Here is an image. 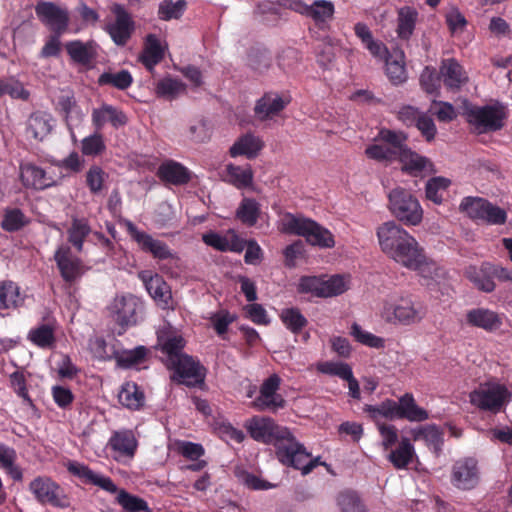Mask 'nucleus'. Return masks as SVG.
<instances>
[{
	"instance_id": "f257e3e1",
	"label": "nucleus",
	"mask_w": 512,
	"mask_h": 512,
	"mask_svg": "<svg viewBox=\"0 0 512 512\" xmlns=\"http://www.w3.org/2000/svg\"><path fill=\"white\" fill-rule=\"evenodd\" d=\"M381 250L401 266L418 272L424 278H432L437 267L426 256L424 248L414 236L395 221H387L377 228Z\"/></svg>"
},
{
	"instance_id": "f03ea898",
	"label": "nucleus",
	"mask_w": 512,
	"mask_h": 512,
	"mask_svg": "<svg viewBox=\"0 0 512 512\" xmlns=\"http://www.w3.org/2000/svg\"><path fill=\"white\" fill-rule=\"evenodd\" d=\"M244 427L254 441L274 446L278 461L280 451L292 444L296 438L288 427L278 424L270 416L254 415L245 421Z\"/></svg>"
},
{
	"instance_id": "7ed1b4c3",
	"label": "nucleus",
	"mask_w": 512,
	"mask_h": 512,
	"mask_svg": "<svg viewBox=\"0 0 512 512\" xmlns=\"http://www.w3.org/2000/svg\"><path fill=\"white\" fill-rule=\"evenodd\" d=\"M280 224L282 232L302 236L312 246L332 248L335 245L331 231L310 218L286 212Z\"/></svg>"
},
{
	"instance_id": "20e7f679",
	"label": "nucleus",
	"mask_w": 512,
	"mask_h": 512,
	"mask_svg": "<svg viewBox=\"0 0 512 512\" xmlns=\"http://www.w3.org/2000/svg\"><path fill=\"white\" fill-rule=\"evenodd\" d=\"M388 208L391 214L406 226H417L423 219V209L418 198L403 187L389 191Z\"/></svg>"
},
{
	"instance_id": "39448f33",
	"label": "nucleus",
	"mask_w": 512,
	"mask_h": 512,
	"mask_svg": "<svg viewBox=\"0 0 512 512\" xmlns=\"http://www.w3.org/2000/svg\"><path fill=\"white\" fill-rule=\"evenodd\" d=\"M464 114L477 134L501 130L507 117L506 107L500 102L483 106L471 104L465 107Z\"/></svg>"
},
{
	"instance_id": "423d86ee",
	"label": "nucleus",
	"mask_w": 512,
	"mask_h": 512,
	"mask_svg": "<svg viewBox=\"0 0 512 512\" xmlns=\"http://www.w3.org/2000/svg\"><path fill=\"white\" fill-rule=\"evenodd\" d=\"M381 315L390 324L410 326L419 323L425 312L422 305L410 296H400L386 300Z\"/></svg>"
},
{
	"instance_id": "0eeeda50",
	"label": "nucleus",
	"mask_w": 512,
	"mask_h": 512,
	"mask_svg": "<svg viewBox=\"0 0 512 512\" xmlns=\"http://www.w3.org/2000/svg\"><path fill=\"white\" fill-rule=\"evenodd\" d=\"M459 210L475 222L488 225H503L507 221L505 209L482 197L466 196L461 200Z\"/></svg>"
},
{
	"instance_id": "6e6552de",
	"label": "nucleus",
	"mask_w": 512,
	"mask_h": 512,
	"mask_svg": "<svg viewBox=\"0 0 512 512\" xmlns=\"http://www.w3.org/2000/svg\"><path fill=\"white\" fill-rule=\"evenodd\" d=\"M511 397L505 385L495 382L481 384L469 395L472 405L494 414L499 413L511 401Z\"/></svg>"
},
{
	"instance_id": "1a4fd4ad",
	"label": "nucleus",
	"mask_w": 512,
	"mask_h": 512,
	"mask_svg": "<svg viewBox=\"0 0 512 512\" xmlns=\"http://www.w3.org/2000/svg\"><path fill=\"white\" fill-rule=\"evenodd\" d=\"M167 368L173 372L172 381L189 388L202 387L205 383L207 368L199 359L183 354L178 359L167 363Z\"/></svg>"
},
{
	"instance_id": "9d476101",
	"label": "nucleus",
	"mask_w": 512,
	"mask_h": 512,
	"mask_svg": "<svg viewBox=\"0 0 512 512\" xmlns=\"http://www.w3.org/2000/svg\"><path fill=\"white\" fill-rule=\"evenodd\" d=\"M348 285L343 275H333L328 279L319 276H301L297 285L300 294H311L319 298H328L343 294Z\"/></svg>"
},
{
	"instance_id": "9b49d317",
	"label": "nucleus",
	"mask_w": 512,
	"mask_h": 512,
	"mask_svg": "<svg viewBox=\"0 0 512 512\" xmlns=\"http://www.w3.org/2000/svg\"><path fill=\"white\" fill-rule=\"evenodd\" d=\"M29 491L41 505L67 509L70 499L64 489L49 476H37L29 483Z\"/></svg>"
},
{
	"instance_id": "f8f14e48",
	"label": "nucleus",
	"mask_w": 512,
	"mask_h": 512,
	"mask_svg": "<svg viewBox=\"0 0 512 512\" xmlns=\"http://www.w3.org/2000/svg\"><path fill=\"white\" fill-rule=\"evenodd\" d=\"M107 309L111 320L120 328L118 335H122L127 328L137 324L143 304L136 296L127 294L115 297Z\"/></svg>"
},
{
	"instance_id": "ddd939ff",
	"label": "nucleus",
	"mask_w": 512,
	"mask_h": 512,
	"mask_svg": "<svg viewBox=\"0 0 512 512\" xmlns=\"http://www.w3.org/2000/svg\"><path fill=\"white\" fill-rule=\"evenodd\" d=\"M281 378L278 374L273 373L263 380L259 388V394L252 402L253 408L259 412L269 411L276 413L283 409L286 400L278 392L281 385Z\"/></svg>"
},
{
	"instance_id": "4468645a",
	"label": "nucleus",
	"mask_w": 512,
	"mask_h": 512,
	"mask_svg": "<svg viewBox=\"0 0 512 512\" xmlns=\"http://www.w3.org/2000/svg\"><path fill=\"white\" fill-rule=\"evenodd\" d=\"M279 462L286 466L300 470L302 475H308L319 465H325L321 462V457L311 458V453L296 438L292 444L280 451Z\"/></svg>"
},
{
	"instance_id": "2eb2a0df",
	"label": "nucleus",
	"mask_w": 512,
	"mask_h": 512,
	"mask_svg": "<svg viewBox=\"0 0 512 512\" xmlns=\"http://www.w3.org/2000/svg\"><path fill=\"white\" fill-rule=\"evenodd\" d=\"M127 232L131 239L137 243L139 249L144 253H149L157 260H168L175 258V253L169 246L158 239L153 238L149 233L139 230L130 220H125Z\"/></svg>"
},
{
	"instance_id": "dca6fc26",
	"label": "nucleus",
	"mask_w": 512,
	"mask_h": 512,
	"mask_svg": "<svg viewBox=\"0 0 512 512\" xmlns=\"http://www.w3.org/2000/svg\"><path fill=\"white\" fill-rule=\"evenodd\" d=\"M111 12L115 20L106 24L105 31L115 45L123 47L128 43L135 31V22L124 5L120 3H114L111 7Z\"/></svg>"
},
{
	"instance_id": "f3484780",
	"label": "nucleus",
	"mask_w": 512,
	"mask_h": 512,
	"mask_svg": "<svg viewBox=\"0 0 512 512\" xmlns=\"http://www.w3.org/2000/svg\"><path fill=\"white\" fill-rule=\"evenodd\" d=\"M39 21L47 26L51 33L64 34L70 24L69 12L54 2L41 0L35 6Z\"/></svg>"
},
{
	"instance_id": "a211bd4d",
	"label": "nucleus",
	"mask_w": 512,
	"mask_h": 512,
	"mask_svg": "<svg viewBox=\"0 0 512 512\" xmlns=\"http://www.w3.org/2000/svg\"><path fill=\"white\" fill-rule=\"evenodd\" d=\"M479 481L478 462L473 457L455 461L452 467L451 483L460 490H471Z\"/></svg>"
},
{
	"instance_id": "6ab92c4d",
	"label": "nucleus",
	"mask_w": 512,
	"mask_h": 512,
	"mask_svg": "<svg viewBox=\"0 0 512 512\" xmlns=\"http://www.w3.org/2000/svg\"><path fill=\"white\" fill-rule=\"evenodd\" d=\"M20 180L25 188L43 191L57 185V181L45 169L33 162L22 161L19 164Z\"/></svg>"
},
{
	"instance_id": "aec40b11",
	"label": "nucleus",
	"mask_w": 512,
	"mask_h": 512,
	"mask_svg": "<svg viewBox=\"0 0 512 512\" xmlns=\"http://www.w3.org/2000/svg\"><path fill=\"white\" fill-rule=\"evenodd\" d=\"M108 446L113 451L115 460H131L136 454L138 440L132 430L121 429L113 431L109 438Z\"/></svg>"
},
{
	"instance_id": "412c9836",
	"label": "nucleus",
	"mask_w": 512,
	"mask_h": 512,
	"mask_svg": "<svg viewBox=\"0 0 512 512\" xmlns=\"http://www.w3.org/2000/svg\"><path fill=\"white\" fill-rule=\"evenodd\" d=\"M465 321L470 327L495 333L503 325V314L486 307H476L466 312Z\"/></svg>"
},
{
	"instance_id": "4be33fe9",
	"label": "nucleus",
	"mask_w": 512,
	"mask_h": 512,
	"mask_svg": "<svg viewBox=\"0 0 512 512\" xmlns=\"http://www.w3.org/2000/svg\"><path fill=\"white\" fill-rule=\"evenodd\" d=\"M53 259L59 270L62 279L72 284L82 277L81 261L78 258L71 257L69 246L61 244L57 247Z\"/></svg>"
},
{
	"instance_id": "5701e85b",
	"label": "nucleus",
	"mask_w": 512,
	"mask_h": 512,
	"mask_svg": "<svg viewBox=\"0 0 512 512\" xmlns=\"http://www.w3.org/2000/svg\"><path fill=\"white\" fill-rule=\"evenodd\" d=\"M91 121L95 130L101 131L106 124H110L114 129L124 127L128 123V117L122 109L103 103L92 110Z\"/></svg>"
},
{
	"instance_id": "b1692460",
	"label": "nucleus",
	"mask_w": 512,
	"mask_h": 512,
	"mask_svg": "<svg viewBox=\"0 0 512 512\" xmlns=\"http://www.w3.org/2000/svg\"><path fill=\"white\" fill-rule=\"evenodd\" d=\"M67 470L87 484L98 486L102 490L114 494L118 487L114 481L106 475L93 471L88 465L77 461H70Z\"/></svg>"
},
{
	"instance_id": "393cba45",
	"label": "nucleus",
	"mask_w": 512,
	"mask_h": 512,
	"mask_svg": "<svg viewBox=\"0 0 512 512\" xmlns=\"http://www.w3.org/2000/svg\"><path fill=\"white\" fill-rule=\"evenodd\" d=\"M499 269L500 265L483 262L480 267L470 266L466 276L479 291L491 293L496 288L494 278L499 280Z\"/></svg>"
},
{
	"instance_id": "a878e982",
	"label": "nucleus",
	"mask_w": 512,
	"mask_h": 512,
	"mask_svg": "<svg viewBox=\"0 0 512 512\" xmlns=\"http://www.w3.org/2000/svg\"><path fill=\"white\" fill-rule=\"evenodd\" d=\"M439 74L444 86L451 91L460 90L469 81L466 70L455 58L442 59Z\"/></svg>"
},
{
	"instance_id": "bb28decb",
	"label": "nucleus",
	"mask_w": 512,
	"mask_h": 512,
	"mask_svg": "<svg viewBox=\"0 0 512 512\" xmlns=\"http://www.w3.org/2000/svg\"><path fill=\"white\" fill-rule=\"evenodd\" d=\"M54 119L45 111L33 112L26 124V134L36 141H43L53 130Z\"/></svg>"
},
{
	"instance_id": "cd10ccee",
	"label": "nucleus",
	"mask_w": 512,
	"mask_h": 512,
	"mask_svg": "<svg viewBox=\"0 0 512 512\" xmlns=\"http://www.w3.org/2000/svg\"><path fill=\"white\" fill-rule=\"evenodd\" d=\"M428 418V411L417 405L412 393H405L396 401V419L423 422Z\"/></svg>"
},
{
	"instance_id": "c85d7f7f",
	"label": "nucleus",
	"mask_w": 512,
	"mask_h": 512,
	"mask_svg": "<svg viewBox=\"0 0 512 512\" xmlns=\"http://www.w3.org/2000/svg\"><path fill=\"white\" fill-rule=\"evenodd\" d=\"M290 103V99L282 98L278 93L268 92L259 98L254 113L260 120H266L280 113Z\"/></svg>"
},
{
	"instance_id": "c756f323",
	"label": "nucleus",
	"mask_w": 512,
	"mask_h": 512,
	"mask_svg": "<svg viewBox=\"0 0 512 512\" xmlns=\"http://www.w3.org/2000/svg\"><path fill=\"white\" fill-rule=\"evenodd\" d=\"M145 288L152 299L162 309L170 307L172 302V294L170 286L166 283L162 276L155 274L146 278L142 276Z\"/></svg>"
},
{
	"instance_id": "7c9ffc66",
	"label": "nucleus",
	"mask_w": 512,
	"mask_h": 512,
	"mask_svg": "<svg viewBox=\"0 0 512 512\" xmlns=\"http://www.w3.org/2000/svg\"><path fill=\"white\" fill-rule=\"evenodd\" d=\"M97 47L95 41L83 42L81 40H71L66 42L65 49L70 59L81 65L90 64L97 56Z\"/></svg>"
},
{
	"instance_id": "2f4dec72",
	"label": "nucleus",
	"mask_w": 512,
	"mask_h": 512,
	"mask_svg": "<svg viewBox=\"0 0 512 512\" xmlns=\"http://www.w3.org/2000/svg\"><path fill=\"white\" fill-rule=\"evenodd\" d=\"M158 176L161 180L176 186L185 185L191 180L190 170L174 160L164 161L158 168Z\"/></svg>"
},
{
	"instance_id": "473e14b6",
	"label": "nucleus",
	"mask_w": 512,
	"mask_h": 512,
	"mask_svg": "<svg viewBox=\"0 0 512 512\" xmlns=\"http://www.w3.org/2000/svg\"><path fill=\"white\" fill-rule=\"evenodd\" d=\"M165 55V48L155 34H148L145 37L144 48L139 55V61L148 71H153Z\"/></svg>"
},
{
	"instance_id": "72a5a7b5",
	"label": "nucleus",
	"mask_w": 512,
	"mask_h": 512,
	"mask_svg": "<svg viewBox=\"0 0 512 512\" xmlns=\"http://www.w3.org/2000/svg\"><path fill=\"white\" fill-rule=\"evenodd\" d=\"M411 435L414 441H424L436 456L441 454L444 438L442 430L436 424L415 428L411 431Z\"/></svg>"
},
{
	"instance_id": "f704fd0d",
	"label": "nucleus",
	"mask_w": 512,
	"mask_h": 512,
	"mask_svg": "<svg viewBox=\"0 0 512 512\" xmlns=\"http://www.w3.org/2000/svg\"><path fill=\"white\" fill-rule=\"evenodd\" d=\"M402 164V171L410 176L417 177L424 171H432L433 164L426 156L420 155L410 148L397 157Z\"/></svg>"
},
{
	"instance_id": "c9c22d12",
	"label": "nucleus",
	"mask_w": 512,
	"mask_h": 512,
	"mask_svg": "<svg viewBox=\"0 0 512 512\" xmlns=\"http://www.w3.org/2000/svg\"><path fill=\"white\" fill-rule=\"evenodd\" d=\"M419 13L412 6H403L397 10V37L401 41H409L414 34Z\"/></svg>"
},
{
	"instance_id": "e433bc0d",
	"label": "nucleus",
	"mask_w": 512,
	"mask_h": 512,
	"mask_svg": "<svg viewBox=\"0 0 512 512\" xmlns=\"http://www.w3.org/2000/svg\"><path fill=\"white\" fill-rule=\"evenodd\" d=\"M264 144L262 140L253 133H246L240 136L230 147L231 157L246 156L248 159L255 158L262 150Z\"/></svg>"
},
{
	"instance_id": "4c0bfd02",
	"label": "nucleus",
	"mask_w": 512,
	"mask_h": 512,
	"mask_svg": "<svg viewBox=\"0 0 512 512\" xmlns=\"http://www.w3.org/2000/svg\"><path fill=\"white\" fill-rule=\"evenodd\" d=\"M354 32L373 57L383 58L388 54L385 44L380 40L374 39L372 31L366 23L357 22L354 25Z\"/></svg>"
},
{
	"instance_id": "58836bf2",
	"label": "nucleus",
	"mask_w": 512,
	"mask_h": 512,
	"mask_svg": "<svg viewBox=\"0 0 512 512\" xmlns=\"http://www.w3.org/2000/svg\"><path fill=\"white\" fill-rule=\"evenodd\" d=\"M415 448L407 437H402L396 449L391 450L387 459L396 469H406L415 456Z\"/></svg>"
},
{
	"instance_id": "ea45409f",
	"label": "nucleus",
	"mask_w": 512,
	"mask_h": 512,
	"mask_svg": "<svg viewBox=\"0 0 512 512\" xmlns=\"http://www.w3.org/2000/svg\"><path fill=\"white\" fill-rule=\"evenodd\" d=\"M90 233L91 227L86 218L73 217L67 230L68 242L80 253L83 250L85 239Z\"/></svg>"
},
{
	"instance_id": "a19ab883",
	"label": "nucleus",
	"mask_w": 512,
	"mask_h": 512,
	"mask_svg": "<svg viewBox=\"0 0 512 512\" xmlns=\"http://www.w3.org/2000/svg\"><path fill=\"white\" fill-rule=\"evenodd\" d=\"M334 4L328 0H315L307 6L304 16L313 19L315 24L323 29V25L333 17Z\"/></svg>"
},
{
	"instance_id": "79ce46f5",
	"label": "nucleus",
	"mask_w": 512,
	"mask_h": 512,
	"mask_svg": "<svg viewBox=\"0 0 512 512\" xmlns=\"http://www.w3.org/2000/svg\"><path fill=\"white\" fill-rule=\"evenodd\" d=\"M226 177L227 181L237 189H246L252 186L254 175L249 164L244 166L228 164L226 166Z\"/></svg>"
},
{
	"instance_id": "37998d69",
	"label": "nucleus",
	"mask_w": 512,
	"mask_h": 512,
	"mask_svg": "<svg viewBox=\"0 0 512 512\" xmlns=\"http://www.w3.org/2000/svg\"><path fill=\"white\" fill-rule=\"evenodd\" d=\"M261 213L260 204L254 198H243L236 209V218L245 226L253 227Z\"/></svg>"
},
{
	"instance_id": "c03bdc74",
	"label": "nucleus",
	"mask_w": 512,
	"mask_h": 512,
	"mask_svg": "<svg viewBox=\"0 0 512 512\" xmlns=\"http://www.w3.org/2000/svg\"><path fill=\"white\" fill-rule=\"evenodd\" d=\"M147 348L139 345L131 350H123L121 352L114 350L113 356L117 365L123 369H130L144 362L147 356Z\"/></svg>"
},
{
	"instance_id": "a18cd8bd",
	"label": "nucleus",
	"mask_w": 512,
	"mask_h": 512,
	"mask_svg": "<svg viewBox=\"0 0 512 512\" xmlns=\"http://www.w3.org/2000/svg\"><path fill=\"white\" fill-rule=\"evenodd\" d=\"M23 303L19 286L13 281L0 283V310L16 309Z\"/></svg>"
},
{
	"instance_id": "49530a36",
	"label": "nucleus",
	"mask_w": 512,
	"mask_h": 512,
	"mask_svg": "<svg viewBox=\"0 0 512 512\" xmlns=\"http://www.w3.org/2000/svg\"><path fill=\"white\" fill-rule=\"evenodd\" d=\"M279 318L285 328L295 335L300 334L308 324L307 318L297 307L283 308Z\"/></svg>"
},
{
	"instance_id": "de8ad7c7",
	"label": "nucleus",
	"mask_w": 512,
	"mask_h": 512,
	"mask_svg": "<svg viewBox=\"0 0 512 512\" xmlns=\"http://www.w3.org/2000/svg\"><path fill=\"white\" fill-rule=\"evenodd\" d=\"M120 403L130 410H139L145 402L143 391L135 383H125L119 393Z\"/></svg>"
},
{
	"instance_id": "09e8293b",
	"label": "nucleus",
	"mask_w": 512,
	"mask_h": 512,
	"mask_svg": "<svg viewBox=\"0 0 512 512\" xmlns=\"http://www.w3.org/2000/svg\"><path fill=\"white\" fill-rule=\"evenodd\" d=\"M451 185V180L443 176H435L425 184V196L427 200L436 205H440L444 201V193Z\"/></svg>"
},
{
	"instance_id": "8fccbe9b",
	"label": "nucleus",
	"mask_w": 512,
	"mask_h": 512,
	"mask_svg": "<svg viewBox=\"0 0 512 512\" xmlns=\"http://www.w3.org/2000/svg\"><path fill=\"white\" fill-rule=\"evenodd\" d=\"M132 83V74L126 69H122L116 73L103 72L98 77V84L100 86L109 85L117 88L118 90H126L132 85Z\"/></svg>"
},
{
	"instance_id": "3c124183",
	"label": "nucleus",
	"mask_w": 512,
	"mask_h": 512,
	"mask_svg": "<svg viewBox=\"0 0 512 512\" xmlns=\"http://www.w3.org/2000/svg\"><path fill=\"white\" fill-rule=\"evenodd\" d=\"M29 223V219L19 208H7L1 221V228L6 232H17Z\"/></svg>"
},
{
	"instance_id": "603ef678",
	"label": "nucleus",
	"mask_w": 512,
	"mask_h": 512,
	"mask_svg": "<svg viewBox=\"0 0 512 512\" xmlns=\"http://www.w3.org/2000/svg\"><path fill=\"white\" fill-rule=\"evenodd\" d=\"M441 76L436 69L431 66H425L419 76V82L422 90L434 97L439 96L441 88Z\"/></svg>"
},
{
	"instance_id": "864d4df0",
	"label": "nucleus",
	"mask_w": 512,
	"mask_h": 512,
	"mask_svg": "<svg viewBox=\"0 0 512 512\" xmlns=\"http://www.w3.org/2000/svg\"><path fill=\"white\" fill-rule=\"evenodd\" d=\"M187 2L185 0H163L159 3L158 18L162 21L178 20L185 13Z\"/></svg>"
},
{
	"instance_id": "5fc2aeb1",
	"label": "nucleus",
	"mask_w": 512,
	"mask_h": 512,
	"mask_svg": "<svg viewBox=\"0 0 512 512\" xmlns=\"http://www.w3.org/2000/svg\"><path fill=\"white\" fill-rule=\"evenodd\" d=\"M351 336L358 343L374 349H383L385 347V339L364 330L361 325L354 322L350 329Z\"/></svg>"
},
{
	"instance_id": "6e6d98bb",
	"label": "nucleus",
	"mask_w": 512,
	"mask_h": 512,
	"mask_svg": "<svg viewBox=\"0 0 512 512\" xmlns=\"http://www.w3.org/2000/svg\"><path fill=\"white\" fill-rule=\"evenodd\" d=\"M116 499L125 512H152L148 503L143 498L133 495L124 489L120 490Z\"/></svg>"
},
{
	"instance_id": "4d7b16f0",
	"label": "nucleus",
	"mask_w": 512,
	"mask_h": 512,
	"mask_svg": "<svg viewBox=\"0 0 512 512\" xmlns=\"http://www.w3.org/2000/svg\"><path fill=\"white\" fill-rule=\"evenodd\" d=\"M378 138L385 143L391 145V149L395 152V157L401 155L407 146V135L403 132L383 128L378 133Z\"/></svg>"
},
{
	"instance_id": "13d9d810",
	"label": "nucleus",
	"mask_w": 512,
	"mask_h": 512,
	"mask_svg": "<svg viewBox=\"0 0 512 512\" xmlns=\"http://www.w3.org/2000/svg\"><path fill=\"white\" fill-rule=\"evenodd\" d=\"M364 411L367 412L373 420H378L379 418L394 420L396 419V401L387 398L379 404L366 405Z\"/></svg>"
},
{
	"instance_id": "bf43d9fd",
	"label": "nucleus",
	"mask_w": 512,
	"mask_h": 512,
	"mask_svg": "<svg viewBox=\"0 0 512 512\" xmlns=\"http://www.w3.org/2000/svg\"><path fill=\"white\" fill-rule=\"evenodd\" d=\"M106 150V144L100 131H96L86 136L81 141V152L85 156L95 157L101 155Z\"/></svg>"
},
{
	"instance_id": "052dcab7",
	"label": "nucleus",
	"mask_w": 512,
	"mask_h": 512,
	"mask_svg": "<svg viewBox=\"0 0 512 512\" xmlns=\"http://www.w3.org/2000/svg\"><path fill=\"white\" fill-rule=\"evenodd\" d=\"M185 88L186 86L181 80L167 76L157 82L156 93L159 97L173 99Z\"/></svg>"
},
{
	"instance_id": "680f3d73",
	"label": "nucleus",
	"mask_w": 512,
	"mask_h": 512,
	"mask_svg": "<svg viewBox=\"0 0 512 512\" xmlns=\"http://www.w3.org/2000/svg\"><path fill=\"white\" fill-rule=\"evenodd\" d=\"M186 345L185 339L181 335L167 337L161 342V351L167 356V363L178 359L185 354L183 349Z\"/></svg>"
},
{
	"instance_id": "e2e57ef3",
	"label": "nucleus",
	"mask_w": 512,
	"mask_h": 512,
	"mask_svg": "<svg viewBox=\"0 0 512 512\" xmlns=\"http://www.w3.org/2000/svg\"><path fill=\"white\" fill-rule=\"evenodd\" d=\"M337 503L341 512H366L365 505L354 491H344L338 495Z\"/></svg>"
},
{
	"instance_id": "0e129e2a",
	"label": "nucleus",
	"mask_w": 512,
	"mask_h": 512,
	"mask_svg": "<svg viewBox=\"0 0 512 512\" xmlns=\"http://www.w3.org/2000/svg\"><path fill=\"white\" fill-rule=\"evenodd\" d=\"M28 339L40 348H47L54 343V331L49 325L41 324L29 331Z\"/></svg>"
},
{
	"instance_id": "69168bd1",
	"label": "nucleus",
	"mask_w": 512,
	"mask_h": 512,
	"mask_svg": "<svg viewBox=\"0 0 512 512\" xmlns=\"http://www.w3.org/2000/svg\"><path fill=\"white\" fill-rule=\"evenodd\" d=\"M317 369L322 374L337 376L342 380L352 377L353 372L351 366L345 362L326 361L320 363Z\"/></svg>"
},
{
	"instance_id": "338daca9",
	"label": "nucleus",
	"mask_w": 512,
	"mask_h": 512,
	"mask_svg": "<svg viewBox=\"0 0 512 512\" xmlns=\"http://www.w3.org/2000/svg\"><path fill=\"white\" fill-rule=\"evenodd\" d=\"M107 174L98 165H92L86 172V184L93 195L99 194L105 182Z\"/></svg>"
},
{
	"instance_id": "774afa93",
	"label": "nucleus",
	"mask_w": 512,
	"mask_h": 512,
	"mask_svg": "<svg viewBox=\"0 0 512 512\" xmlns=\"http://www.w3.org/2000/svg\"><path fill=\"white\" fill-rule=\"evenodd\" d=\"M236 320L237 315L230 313L226 309L213 313L210 317L213 328L219 336L227 333L229 326Z\"/></svg>"
}]
</instances>
